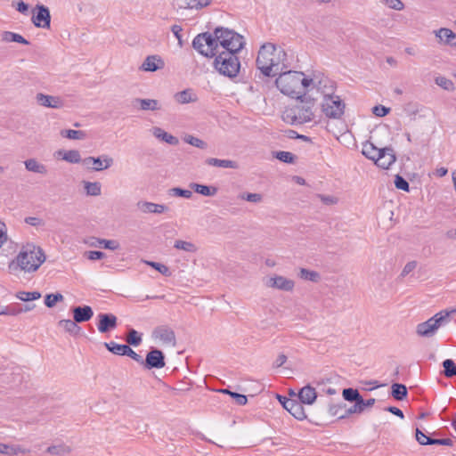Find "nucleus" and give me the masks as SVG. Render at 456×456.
Wrapping results in <instances>:
<instances>
[{"label":"nucleus","instance_id":"nucleus-1","mask_svg":"<svg viewBox=\"0 0 456 456\" xmlns=\"http://www.w3.org/2000/svg\"><path fill=\"white\" fill-rule=\"evenodd\" d=\"M244 37L232 29L217 27L213 33L199 34L192 41L193 48L201 55L214 57V67L223 76L234 78L240 69L238 53L244 47Z\"/></svg>","mask_w":456,"mask_h":456},{"label":"nucleus","instance_id":"nucleus-2","mask_svg":"<svg viewBox=\"0 0 456 456\" xmlns=\"http://www.w3.org/2000/svg\"><path fill=\"white\" fill-rule=\"evenodd\" d=\"M256 63L266 77H274L289 67L287 53L273 43H265L260 47Z\"/></svg>","mask_w":456,"mask_h":456},{"label":"nucleus","instance_id":"nucleus-3","mask_svg":"<svg viewBox=\"0 0 456 456\" xmlns=\"http://www.w3.org/2000/svg\"><path fill=\"white\" fill-rule=\"evenodd\" d=\"M277 88L285 95L299 99L311 86V81L303 72L287 70L281 72L275 81Z\"/></svg>","mask_w":456,"mask_h":456},{"label":"nucleus","instance_id":"nucleus-4","mask_svg":"<svg viewBox=\"0 0 456 456\" xmlns=\"http://www.w3.org/2000/svg\"><path fill=\"white\" fill-rule=\"evenodd\" d=\"M16 261L21 270L33 273L45 261V256L40 247L33 243H28L20 248Z\"/></svg>","mask_w":456,"mask_h":456},{"label":"nucleus","instance_id":"nucleus-5","mask_svg":"<svg viewBox=\"0 0 456 456\" xmlns=\"http://www.w3.org/2000/svg\"><path fill=\"white\" fill-rule=\"evenodd\" d=\"M314 105V100H301L296 105L284 111L283 119L292 125L310 122L314 117L313 112Z\"/></svg>","mask_w":456,"mask_h":456},{"label":"nucleus","instance_id":"nucleus-6","mask_svg":"<svg viewBox=\"0 0 456 456\" xmlns=\"http://www.w3.org/2000/svg\"><path fill=\"white\" fill-rule=\"evenodd\" d=\"M449 313L447 311H441L436 314L428 321L419 323L416 328V332L420 337L429 338L444 323L448 322Z\"/></svg>","mask_w":456,"mask_h":456},{"label":"nucleus","instance_id":"nucleus-7","mask_svg":"<svg viewBox=\"0 0 456 456\" xmlns=\"http://www.w3.org/2000/svg\"><path fill=\"white\" fill-rule=\"evenodd\" d=\"M345 107L344 102L335 94L324 97L322 102V110L329 118H340L345 112Z\"/></svg>","mask_w":456,"mask_h":456},{"label":"nucleus","instance_id":"nucleus-8","mask_svg":"<svg viewBox=\"0 0 456 456\" xmlns=\"http://www.w3.org/2000/svg\"><path fill=\"white\" fill-rule=\"evenodd\" d=\"M114 164V159L107 155L102 154L99 157H86L83 159L82 165L89 170L93 171H102L110 168Z\"/></svg>","mask_w":456,"mask_h":456},{"label":"nucleus","instance_id":"nucleus-9","mask_svg":"<svg viewBox=\"0 0 456 456\" xmlns=\"http://www.w3.org/2000/svg\"><path fill=\"white\" fill-rule=\"evenodd\" d=\"M32 23L37 28H50L51 14L48 7L37 4L33 10Z\"/></svg>","mask_w":456,"mask_h":456},{"label":"nucleus","instance_id":"nucleus-10","mask_svg":"<svg viewBox=\"0 0 456 456\" xmlns=\"http://www.w3.org/2000/svg\"><path fill=\"white\" fill-rule=\"evenodd\" d=\"M308 81H311V86L316 88L323 95V98L334 94L335 84L329 77L314 76V78H310Z\"/></svg>","mask_w":456,"mask_h":456},{"label":"nucleus","instance_id":"nucleus-11","mask_svg":"<svg viewBox=\"0 0 456 456\" xmlns=\"http://www.w3.org/2000/svg\"><path fill=\"white\" fill-rule=\"evenodd\" d=\"M165 364V355L163 352L156 348L151 349L147 354L145 360H142V366L147 370L161 369Z\"/></svg>","mask_w":456,"mask_h":456},{"label":"nucleus","instance_id":"nucleus-12","mask_svg":"<svg viewBox=\"0 0 456 456\" xmlns=\"http://www.w3.org/2000/svg\"><path fill=\"white\" fill-rule=\"evenodd\" d=\"M265 286L283 291H292L295 287L293 280L288 279L281 275L270 276L265 280Z\"/></svg>","mask_w":456,"mask_h":456},{"label":"nucleus","instance_id":"nucleus-13","mask_svg":"<svg viewBox=\"0 0 456 456\" xmlns=\"http://www.w3.org/2000/svg\"><path fill=\"white\" fill-rule=\"evenodd\" d=\"M97 329L101 333H107L118 326V318L113 314H99Z\"/></svg>","mask_w":456,"mask_h":456},{"label":"nucleus","instance_id":"nucleus-14","mask_svg":"<svg viewBox=\"0 0 456 456\" xmlns=\"http://www.w3.org/2000/svg\"><path fill=\"white\" fill-rule=\"evenodd\" d=\"M37 103L40 106L51 109H61L64 106V101L60 96H53L38 93L36 95Z\"/></svg>","mask_w":456,"mask_h":456},{"label":"nucleus","instance_id":"nucleus-15","mask_svg":"<svg viewBox=\"0 0 456 456\" xmlns=\"http://www.w3.org/2000/svg\"><path fill=\"white\" fill-rule=\"evenodd\" d=\"M152 337L162 341L166 345L175 346V334L173 330L167 326H159L154 329Z\"/></svg>","mask_w":456,"mask_h":456},{"label":"nucleus","instance_id":"nucleus-16","mask_svg":"<svg viewBox=\"0 0 456 456\" xmlns=\"http://www.w3.org/2000/svg\"><path fill=\"white\" fill-rule=\"evenodd\" d=\"M395 160L394 150L390 147H385L381 148L379 157L376 158L375 164L383 169H388Z\"/></svg>","mask_w":456,"mask_h":456},{"label":"nucleus","instance_id":"nucleus-17","mask_svg":"<svg viewBox=\"0 0 456 456\" xmlns=\"http://www.w3.org/2000/svg\"><path fill=\"white\" fill-rule=\"evenodd\" d=\"M282 406L297 419L302 420L306 418L302 403L297 400L284 398Z\"/></svg>","mask_w":456,"mask_h":456},{"label":"nucleus","instance_id":"nucleus-18","mask_svg":"<svg viewBox=\"0 0 456 456\" xmlns=\"http://www.w3.org/2000/svg\"><path fill=\"white\" fill-rule=\"evenodd\" d=\"M137 208L144 214H162L168 210V208L163 204H157L145 200H140L136 204Z\"/></svg>","mask_w":456,"mask_h":456},{"label":"nucleus","instance_id":"nucleus-19","mask_svg":"<svg viewBox=\"0 0 456 456\" xmlns=\"http://www.w3.org/2000/svg\"><path fill=\"white\" fill-rule=\"evenodd\" d=\"M438 42L443 45L456 47V33L447 28L434 31Z\"/></svg>","mask_w":456,"mask_h":456},{"label":"nucleus","instance_id":"nucleus-20","mask_svg":"<svg viewBox=\"0 0 456 456\" xmlns=\"http://www.w3.org/2000/svg\"><path fill=\"white\" fill-rule=\"evenodd\" d=\"M73 319L77 323L85 322L94 316V311L89 305L75 306L72 308Z\"/></svg>","mask_w":456,"mask_h":456},{"label":"nucleus","instance_id":"nucleus-21","mask_svg":"<svg viewBox=\"0 0 456 456\" xmlns=\"http://www.w3.org/2000/svg\"><path fill=\"white\" fill-rule=\"evenodd\" d=\"M297 397L302 404L304 403L311 405L315 402L317 398V393L313 387L307 385L299 390Z\"/></svg>","mask_w":456,"mask_h":456},{"label":"nucleus","instance_id":"nucleus-22","mask_svg":"<svg viewBox=\"0 0 456 456\" xmlns=\"http://www.w3.org/2000/svg\"><path fill=\"white\" fill-rule=\"evenodd\" d=\"M163 60L158 55L148 56L142 64V69L145 71H156L164 68Z\"/></svg>","mask_w":456,"mask_h":456},{"label":"nucleus","instance_id":"nucleus-23","mask_svg":"<svg viewBox=\"0 0 456 456\" xmlns=\"http://www.w3.org/2000/svg\"><path fill=\"white\" fill-rule=\"evenodd\" d=\"M151 133L156 138H158L170 145H176L179 142L178 139L175 136L167 133L166 131H164L162 128H160L159 126L152 127Z\"/></svg>","mask_w":456,"mask_h":456},{"label":"nucleus","instance_id":"nucleus-24","mask_svg":"<svg viewBox=\"0 0 456 456\" xmlns=\"http://www.w3.org/2000/svg\"><path fill=\"white\" fill-rule=\"evenodd\" d=\"M175 102L180 104L194 102L198 100L197 95L191 89H185L174 95Z\"/></svg>","mask_w":456,"mask_h":456},{"label":"nucleus","instance_id":"nucleus-25","mask_svg":"<svg viewBox=\"0 0 456 456\" xmlns=\"http://www.w3.org/2000/svg\"><path fill=\"white\" fill-rule=\"evenodd\" d=\"M205 163L211 167H216L221 168H237L238 164L236 161L230 159H219L216 158H208L205 160Z\"/></svg>","mask_w":456,"mask_h":456},{"label":"nucleus","instance_id":"nucleus-26","mask_svg":"<svg viewBox=\"0 0 456 456\" xmlns=\"http://www.w3.org/2000/svg\"><path fill=\"white\" fill-rule=\"evenodd\" d=\"M139 105L142 110H158L160 109L159 103L154 99H140L136 98L134 100V105Z\"/></svg>","mask_w":456,"mask_h":456},{"label":"nucleus","instance_id":"nucleus-27","mask_svg":"<svg viewBox=\"0 0 456 456\" xmlns=\"http://www.w3.org/2000/svg\"><path fill=\"white\" fill-rule=\"evenodd\" d=\"M381 148L376 147L372 142L367 141L362 143V153L369 159L376 161V158L379 157Z\"/></svg>","mask_w":456,"mask_h":456},{"label":"nucleus","instance_id":"nucleus-28","mask_svg":"<svg viewBox=\"0 0 456 456\" xmlns=\"http://www.w3.org/2000/svg\"><path fill=\"white\" fill-rule=\"evenodd\" d=\"M190 187L197 193L201 194L203 196L212 197L215 196L217 192V188L215 186H208L204 184L192 183L190 184Z\"/></svg>","mask_w":456,"mask_h":456},{"label":"nucleus","instance_id":"nucleus-29","mask_svg":"<svg viewBox=\"0 0 456 456\" xmlns=\"http://www.w3.org/2000/svg\"><path fill=\"white\" fill-rule=\"evenodd\" d=\"M24 165L28 171L41 174V175H45L47 173L46 167L44 164L39 163L35 159H27L24 162Z\"/></svg>","mask_w":456,"mask_h":456},{"label":"nucleus","instance_id":"nucleus-30","mask_svg":"<svg viewBox=\"0 0 456 456\" xmlns=\"http://www.w3.org/2000/svg\"><path fill=\"white\" fill-rule=\"evenodd\" d=\"M94 241L91 242V246L93 247H102L107 249L116 250L119 248V243L114 240H105V239H97L92 238Z\"/></svg>","mask_w":456,"mask_h":456},{"label":"nucleus","instance_id":"nucleus-31","mask_svg":"<svg viewBox=\"0 0 456 456\" xmlns=\"http://www.w3.org/2000/svg\"><path fill=\"white\" fill-rule=\"evenodd\" d=\"M77 322L75 320H61L59 322V326L61 327L65 331L69 332L71 335H77L81 328L77 324Z\"/></svg>","mask_w":456,"mask_h":456},{"label":"nucleus","instance_id":"nucleus-32","mask_svg":"<svg viewBox=\"0 0 456 456\" xmlns=\"http://www.w3.org/2000/svg\"><path fill=\"white\" fill-rule=\"evenodd\" d=\"M26 450L20 445L6 444L0 443V454L4 455H17L19 453H25Z\"/></svg>","mask_w":456,"mask_h":456},{"label":"nucleus","instance_id":"nucleus-33","mask_svg":"<svg viewBox=\"0 0 456 456\" xmlns=\"http://www.w3.org/2000/svg\"><path fill=\"white\" fill-rule=\"evenodd\" d=\"M407 387L403 384L394 383L391 386V395L397 401H403L407 396Z\"/></svg>","mask_w":456,"mask_h":456},{"label":"nucleus","instance_id":"nucleus-34","mask_svg":"<svg viewBox=\"0 0 456 456\" xmlns=\"http://www.w3.org/2000/svg\"><path fill=\"white\" fill-rule=\"evenodd\" d=\"M59 154L61 155V159L69 163L77 164L81 162L82 159L78 151L77 150H69L67 151H59Z\"/></svg>","mask_w":456,"mask_h":456},{"label":"nucleus","instance_id":"nucleus-35","mask_svg":"<svg viewBox=\"0 0 456 456\" xmlns=\"http://www.w3.org/2000/svg\"><path fill=\"white\" fill-rule=\"evenodd\" d=\"M2 40L4 42L20 43L25 45H28L29 44V42L21 35L11 31L4 32L2 35Z\"/></svg>","mask_w":456,"mask_h":456},{"label":"nucleus","instance_id":"nucleus-36","mask_svg":"<svg viewBox=\"0 0 456 456\" xmlns=\"http://www.w3.org/2000/svg\"><path fill=\"white\" fill-rule=\"evenodd\" d=\"M104 346L110 352L117 355H126L128 348L127 345H120L113 341L106 342Z\"/></svg>","mask_w":456,"mask_h":456},{"label":"nucleus","instance_id":"nucleus-37","mask_svg":"<svg viewBox=\"0 0 456 456\" xmlns=\"http://www.w3.org/2000/svg\"><path fill=\"white\" fill-rule=\"evenodd\" d=\"M342 395L347 402L356 403L362 401V395L359 391L352 387L343 389Z\"/></svg>","mask_w":456,"mask_h":456},{"label":"nucleus","instance_id":"nucleus-38","mask_svg":"<svg viewBox=\"0 0 456 456\" xmlns=\"http://www.w3.org/2000/svg\"><path fill=\"white\" fill-rule=\"evenodd\" d=\"M46 452L53 455L64 456L70 453L71 448L64 444L49 446Z\"/></svg>","mask_w":456,"mask_h":456},{"label":"nucleus","instance_id":"nucleus-39","mask_svg":"<svg viewBox=\"0 0 456 456\" xmlns=\"http://www.w3.org/2000/svg\"><path fill=\"white\" fill-rule=\"evenodd\" d=\"M174 248L190 253H195L198 250V248L194 243L182 240H175Z\"/></svg>","mask_w":456,"mask_h":456},{"label":"nucleus","instance_id":"nucleus-40","mask_svg":"<svg viewBox=\"0 0 456 456\" xmlns=\"http://www.w3.org/2000/svg\"><path fill=\"white\" fill-rule=\"evenodd\" d=\"M212 0H183V7L200 10L210 4Z\"/></svg>","mask_w":456,"mask_h":456},{"label":"nucleus","instance_id":"nucleus-41","mask_svg":"<svg viewBox=\"0 0 456 456\" xmlns=\"http://www.w3.org/2000/svg\"><path fill=\"white\" fill-rule=\"evenodd\" d=\"M84 188L89 196H99L102 192V186L98 182H85Z\"/></svg>","mask_w":456,"mask_h":456},{"label":"nucleus","instance_id":"nucleus-42","mask_svg":"<svg viewBox=\"0 0 456 456\" xmlns=\"http://www.w3.org/2000/svg\"><path fill=\"white\" fill-rule=\"evenodd\" d=\"M61 135L70 140H83L86 138V133L81 130H61Z\"/></svg>","mask_w":456,"mask_h":456},{"label":"nucleus","instance_id":"nucleus-43","mask_svg":"<svg viewBox=\"0 0 456 456\" xmlns=\"http://www.w3.org/2000/svg\"><path fill=\"white\" fill-rule=\"evenodd\" d=\"M444 375L446 378H452L456 376V364L452 359H446L443 362Z\"/></svg>","mask_w":456,"mask_h":456},{"label":"nucleus","instance_id":"nucleus-44","mask_svg":"<svg viewBox=\"0 0 456 456\" xmlns=\"http://www.w3.org/2000/svg\"><path fill=\"white\" fill-rule=\"evenodd\" d=\"M16 297L21 301L28 302L39 299L41 297V293L38 291H19L16 294Z\"/></svg>","mask_w":456,"mask_h":456},{"label":"nucleus","instance_id":"nucleus-45","mask_svg":"<svg viewBox=\"0 0 456 456\" xmlns=\"http://www.w3.org/2000/svg\"><path fill=\"white\" fill-rule=\"evenodd\" d=\"M435 82L438 86L446 91L452 92L455 89L453 82L445 77L438 76L435 78Z\"/></svg>","mask_w":456,"mask_h":456},{"label":"nucleus","instance_id":"nucleus-46","mask_svg":"<svg viewBox=\"0 0 456 456\" xmlns=\"http://www.w3.org/2000/svg\"><path fill=\"white\" fill-rule=\"evenodd\" d=\"M299 277L305 281L317 282L320 279V274L315 271H310L305 268H301L299 271Z\"/></svg>","mask_w":456,"mask_h":456},{"label":"nucleus","instance_id":"nucleus-47","mask_svg":"<svg viewBox=\"0 0 456 456\" xmlns=\"http://www.w3.org/2000/svg\"><path fill=\"white\" fill-rule=\"evenodd\" d=\"M169 195L175 197H183L185 199H191L192 197V192L190 190L182 189L179 187L171 188L168 191Z\"/></svg>","mask_w":456,"mask_h":456},{"label":"nucleus","instance_id":"nucleus-48","mask_svg":"<svg viewBox=\"0 0 456 456\" xmlns=\"http://www.w3.org/2000/svg\"><path fill=\"white\" fill-rule=\"evenodd\" d=\"M63 296L60 293L47 294L45 297V304L47 307H53L57 302L62 301Z\"/></svg>","mask_w":456,"mask_h":456},{"label":"nucleus","instance_id":"nucleus-49","mask_svg":"<svg viewBox=\"0 0 456 456\" xmlns=\"http://www.w3.org/2000/svg\"><path fill=\"white\" fill-rule=\"evenodd\" d=\"M126 342L129 345L136 346L141 344L142 338H141L140 334L135 330L131 329L128 331V334H127V337H126Z\"/></svg>","mask_w":456,"mask_h":456},{"label":"nucleus","instance_id":"nucleus-50","mask_svg":"<svg viewBox=\"0 0 456 456\" xmlns=\"http://www.w3.org/2000/svg\"><path fill=\"white\" fill-rule=\"evenodd\" d=\"M362 401L354 403L353 406L348 408L347 410H345V412L342 415H339V419H345L348 417L349 415L354 414V413H362V407L361 405Z\"/></svg>","mask_w":456,"mask_h":456},{"label":"nucleus","instance_id":"nucleus-51","mask_svg":"<svg viewBox=\"0 0 456 456\" xmlns=\"http://www.w3.org/2000/svg\"><path fill=\"white\" fill-rule=\"evenodd\" d=\"M381 3L390 9L402 11L404 9V4L401 0H381Z\"/></svg>","mask_w":456,"mask_h":456},{"label":"nucleus","instance_id":"nucleus-52","mask_svg":"<svg viewBox=\"0 0 456 456\" xmlns=\"http://www.w3.org/2000/svg\"><path fill=\"white\" fill-rule=\"evenodd\" d=\"M276 158L284 163H293L295 160V155L289 151H277Z\"/></svg>","mask_w":456,"mask_h":456},{"label":"nucleus","instance_id":"nucleus-53","mask_svg":"<svg viewBox=\"0 0 456 456\" xmlns=\"http://www.w3.org/2000/svg\"><path fill=\"white\" fill-rule=\"evenodd\" d=\"M240 197L241 200L253 203H259L263 200V196L260 193L248 192L241 194Z\"/></svg>","mask_w":456,"mask_h":456},{"label":"nucleus","instance_id":"nucleus-54","mask_svg":"<svg viewBox=\"0 0 456 456\" xmlns=\"http://www.w3.org/2000/svg\"><path fill=\"white\" fill-rule=\"evenodd\" d=\"M145 263L148 265H150L152 268H154L155 270L159 271L163 275H166V276H169L170 275L169 268L167 265H165L163 264H160V263L150 262V261H146Z\"/></svg>","mask_w":456,"mask_h":456},{"label":"nucleus","instance_id":"nucleus-55","mask_svg":"<svg viewBox=\"0 0 456 456\" xmlns=\"http://www.w3.org/2000/svg\"><path fill=\"white\" fill-rule=\"evenodd\" d=\"M184 141L187 143H189L194 147L200 148V149H204L207 146V143L204 141L200 140V138L194 137L192 135H188L187 137H185Z\"/></svg>","mask_w":456,"mask_h":456},{"label":"nucleus","instance_id":"nucleus-56","mask_svg":"<svg viewBox=\"0 0 456 456\" xmlns=\"http://www.w3.org/2000/svg\"><path fill=\"white\" fill-rule=\"evenodd\" d=\"M395 185L397 189L409 191L410 185L409 183L401 175H397L395 178Z\"/></svg>","mask_w":456,"mask_h":456},{"label":"nucleus","instance_id":"nucleus-57","mask_svg":"<svg viewBox=\"0 0 456 456\" xmlns=\"http://www.w3.org/2000/svg\"><path fill=\"white\" fill-rule=\"evenodd\" d=\"M346 406V404H335V403H331L329 405V409H328V412L330 416L332 417H335V416H338V418L339 419V415H342L343 413H340L344 407Z\"/></svg>","mask_w":456,"mask_h":456},{"label":"nucleus","instance_id":"nucleus-58","mask_svg":"<svg viewBox=\"0 0 456 456\" xmlns=\"http://www.w3.org/2000/svg\"><path fill=\"white\" fill-rule=\"evenodd\" d=\"M415 436H416V440L418 441V443L421 445H428V444L430 445V443H428V440L433 439L431 437H428L419 428H416Z\"/></svg>","mask_w":456,"mask_h":456},{"label":"nucleus","instance_id":"nucleus-59","mask_svg":"<svg viewBox=\"0 0 456 456\" xmlns=\"http://www.w3.org/2000/svg\"><path fill=\"white\" fill-rule=\"evenodd\" d=\"M390 111L389 108H387L383 105H376L372 108V113L377 117H385Z\"/></svg>","mask_w":456,"mask_h":456},{"label":"nucleus","instance_id":"nucleus-60","mask_svg":"<svg viewBox=\"0 0 456 456\" xmlns=\"http://www.w3.org/2000/svg\"><path fill=\"white\" fill-rule=\"evenodd\" d=\"M7 315H18L22 313L21 305H6Z\"/></svg>","mask_w":456,"mask_h":456},{"label":"nucleus","instance_id":"nucleus-61","mask_svg":"<svg viewBox=\"0 0 456 456\" xmlns=\"http://www.w3.org/2000/svg\"><path fill=\"white\" fill-rule=\"evenodd\" d=\"M428 442L430 443V445L439 444V445L452 446L453 444V441L450 438H442V439L433 438L432 440H428Z\"/></svg>","mask_w":456,"mask_h":456},{"label":"nucleus","instance_id":"nucleus-62","mask_svg":"<svg viewBox=\"0 0 456 456\" xmlns=\"http://www.w3.org/2000/svg\"><path fill=\"white\" fill-rule=\"evenodd\" d=\"M126 355L131 357L136 362L142 365V360H143L142 357L140 354H138L137 353H135L129 346H128Z\"/></svg>","mask_w":456,"mask_h":456},{"label":"nucleus","instance_id":"nucleus-63","mask_svg":"<svg viewBox=\"0 0 456 456\" xmlns=\"http://www.w3.org/2000/svg\"><path fill=\"white\" fill-rule=\"evenodd\" d=\"M231 396L233 397L239 405H245L248 402L247 396L236 392L231 393Z\"/></svg>","mask_w":456,"mask_h":456},{"label":"nucleus","instance_id":"nucleus-64","mask_svg":"<svg viewBox=\"0 0 456 456\" xmlns=\"http://www.w3.org/2000/svg\"><path fill=\"white\" fill-rule=\"evenodd\" d=\"M417 266V263L415 261H411V262H409L407 263L403 271H402V273L401 275L402 276H406L407 274H409L411 272H412Z\"/></svg>","mask_w":456,"mask_h":456}]
</instances>
